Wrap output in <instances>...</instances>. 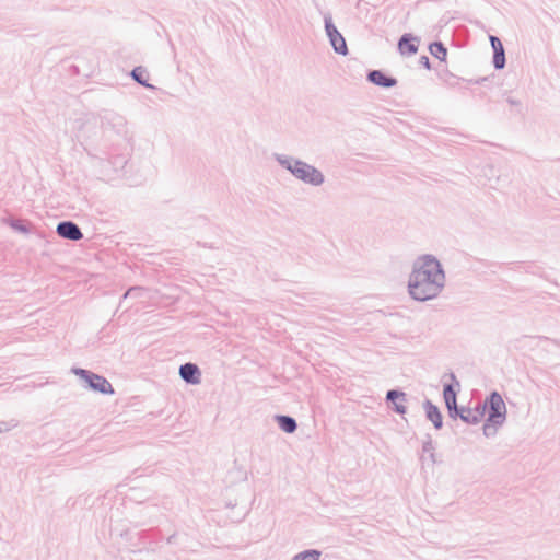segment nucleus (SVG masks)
I'll return each instance as SVG.
<instances>
[{"label":"nucleus","instance_id":"obj_1","mask_svg":"<svg viewBox=\"0 0 560 560\" xmlns=\"http://www.w3.org/2000/svg\"><path fill=\"white\" fill-rule=\"evenodd\" d=\"M443 283L444 272L440 262L431 256H422L415 262L408 289L415 300L427 301L440 293Z\"/></svg>","mask_w":560,"mask_h":560},{"label":"nucleus","instance_id":"obj_2","mask_svg":"<svg viewBox=\"0 0 560 560\" xmlns=\"http://www.w3.org/2000/svg\"><path fill=\"white\" fill-rule=\"evenodd\" d=\"M487 404L489 405V416L483 430L486 434H489L491 424L497 425L504 421L506 407L503 398L498 393H492Z\"/></svg>","mask_w":560,"mask_h":560},{"label":"nucleus","instance_id":"obj_3","mask_svg":"<svg viewBox=\"0 0 560 560\" xmlns=\"http://www.w3.org/2000/svg\"><path fill=\"white\" fill-rule=\"evenodd\" d=\"M289 170L298 178L312 185H319L324 182V176L322 173L306 163L296 161L289 166Z\"/></svg>","mask_w":560,"mask_h":560},{"label":"nucleus","instance_id":"obj_4","mask_svg":"<svg viewBox=\"0 0 560 560\" xmlns=\"http://www.w3.org/2000/svg\"><path fill=\"white\" fill-rule=\"evenodd\" d=\"M77 374L83 377L94 390L103 394H112L114 392L109 382L100 375L89 373L85 370H80Z\"/></svg>","mask_w":560,"mask_h":560},{"label":"nucleus","instance_id":"obj_5","mask_svg":"<svg viewBox=\"0 0 560 560\" xmlns=\"http://www.w3.org/2000/svg\"><path fill=\"white\" fill-rule=\"evenodd\" d=\"M326 31L327 35L330 39L331 45L335 50L339 54H347V45L342 35L337 31V28L331 24V22L326 21Z\"/></svg>","mask_w":560,"mask_h":560},{"label":"nucleus","instance_id":"obj_6","mask_svg":"<svg viewBox=\"0 0 560 560\" xmlns=\"http://www.w3.org/2000/svg\"><path fill=\"white\" fill-rule=\"evenodd\" d=\"M57 232L60 236L72 241L82 238L80 229L72 222H62L57 226Z\"/></svg>","mask_w":560,"mask_h":560},{"label":"nucleus","instance_id":"obj_7","mask_svg":"<svg viewBox=\"0 0 560 560\" xmlns=\"http://www.w3.org/2000/svg\"><path fill=\"white\" fill-rule=\"evenodd\" d=\"M180 376L188 383L199 384L200 383V373L197 365L192 363H186L179 369Z\"/></svg>","mask_w":560,"mask_h":560},{"label":"nucleus","instance_id":"obj_8","mask_svg":"<svg viewBox=\"0 0 560 560\" xmlns=\"http://www.w3.org/2000/svg\"><path fill=\"white\" fill-rule=\"evenodd\" d=\"M418 40L417 38L410 36V35H404L399 43H398V49L401 55L411 56L415 55L418 51Z\"/></svg>","mask_w":560,"mask_h":560},{"label":"nucleus","instance_id":"obj_9","mask_svg":"<svg viewBox=\"0 0 560 560\" xmlns=\"http://www.w3.org/2000/svg\"><path fill=\"white\" fill-rule=\"evenodd\" d=\"M490 42L494 50L493 63L497 69H502L505 63L504 48L502 43L494 36H490Z\"/></svg>","mask_w":560,"mask_h":560},{"label":"nucleus","instance_id":"obj_10","mask_svg":"<svg viewBox=\"0 0 560 560\" xmlns=\"http://www.w3.org/2000/svg\"><path fill=\"white\" fill-rule=\"evenodd\" d=\"M456 415H459L463 421L475 424L481 421L483 416V409H481L480 407L475 409L463 408L460 411L457 410Z\"/></svg>","mask_w":560,"mask_h":560},{"label":"nucleus","instance_id":"obj_11","mask_svg":"<svg viewBox=\"0 0 560 560\" xmlns=\"http://www.w3.org/2000/svg\"><path fill=\"white\" fill-rule=\"evenodd\" d=\"M387 399L394 404L395 411L404 415L406 412V395L401 392L389 390Z\"/></svg>","mask_w":560,"mask_h":560},{"label":"nucleus","instance_id":"obj_12","mask_svg":"<svg viewBox=\"0 0 560 560\" xmlns=\"http://www.w3.org/2000/svg\"><path fill=\"white\" fill-rule=\"evenodd\" d=\"M369 79L376 85H381V86H385V88H389V86H393L396 84V80L393 79V78H389L387 77L385 73H383L382 71H372L370 74H369Z\"/></svg>","mask_w":560,"mask_h":560},{"label":"nucleus","instance_id":"obj_13","mask_svg":"<svg viewBox=\"0 0 560 560\" xmlns=\"http://www.w3.org/2000/svg\"><path fill=\"white\" fill-rule=\"evenodd\" d=\"M444 400L448 411L457 413L456 392L452 385H446L443 390Z\"/></svg>","mask_w":560,"mask_h":560},{"label":"nucleus","instance_id":"obj_14","mask_svg":"<svg viewBox=\"0 0 560 560\" xmlns=\"http://www.w3.org/2000/svg\"><path fill=\"white\" fill-rule=\"evenodd\" d=\"M425 411H427L428 418L432 421L434 427L438 428V429L441 428V425H442V415H441L440 410L438 409V407H435L431 402H427Z\"/></svg>","mask_w":560,"mask_h":560},{"label":"nucleus","instance_id":"obj_15","mask_svg":"<svg viewBox=\"0 0 560 560\" xmlns=\"http://www.w3.org/2000/svg\"><path fill=\"white\" fill-rule=\"evenodd\" d=\"M278 424L281 428L282 431L287 433H292L296 429V423L294 419L287 417V416H279L277 418Z\"/></svg>","mask_w":560,"mask_h":560},{"label":"nucleus","instance_id":"obj_16","mask_svg":"<svg viewBox=\"0 0 560 560\" xmlns=\"http://www.w3.org/2000/svg\"><path fill=\"white\" fill-rule=\"evenodd\" d=\"M430 49V52L436 57L438 59H440L441 61H445L446 59V56H447V50L446 48L443 46L442 43H433L430 45L429 47Z\"/></svg>","mask_w":560,"mask_h":560},{"label":"nucleus","instance_id":"obj_17","mask_svg":"<svg viewBox=\"0 0 560 560\" xmlns=\"http://www.w3.org/2000/svg\"><path fill=\"white\" fill-rule=\"evenodd\" d=\"M132 77L136 81H138L139 83L143 84V85H149L147 83V80L149 79V74L147 72L145 69H143L142 67H137L132 70Z\"/></svg>","mask_w":560,"mask_h":560},{"label":"nucleus","instance_id":"obj_18","mask_svg":"<svg viewBox=\"0 0 560 560\" xmlns=\"http://www.w3.org/2000/svg\"><path fill=\"white\" fill-rule=\"evenodd\" d=\"M318 559H319V552H317L315 550L305 551L295 557V560H318Z\"/></svg>","mask_w":560,"mask_h":560},{"label":"nucleus","instance_id":"obj_19","mask_svg":"<svg viewBox=\"0 0 560 560\" xmlns=\"http://www.w3.org/2000/svg\"><path fill=\"white\" fill-rule=\"evenodd\" d=\"M421 61L422 63L429 69L430 68V62H429V58L428 57H422L421 58Z\"/></svg>","mask_w":560,"mask_h":560}]
</instances>
